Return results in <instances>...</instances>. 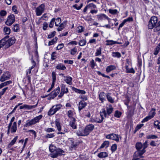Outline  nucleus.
Masks as SVG:
<instances>
[{"label": "nucleus", "mask_w": 160, "mask_h": 160, "mask_svg": "<svg viewBox=\"0 0 160 160\" xmlns=\"http://www.w3.org/2000/svg\"><path fill=\"white\" fill-rule=\"evenodd\" d=\"M83 5V3H81L80 4V5L78 7V5L77 4H75L73 5L72 6V7L74 8H75L76 9L79 10H80L81 8L82 7V6Z\"/></svg>", "instance_id": "obj_44"}, {"label": "nucleus", "mask_w": 160, "mask_h": 160, "mask_svg": "<svg viewBox=\"0 0 160 160\" xmlns=\"http://www.w3.org/2000/svg\"><path fill=\"white\" fill-rule=\"evenodd\" d=\"M73 90H74L76 92H78L79 93L84 94L86 93V92L85 91L83 90H80L75 88H73Z\"/></svg>", "instance_id": "obj_34"}, {"label": "nucleus", "mask_w": 160, "mask_h": 160, "mask_svg": "<svg viewBox=\"0 0 160 160\" xmlns=\"http://www.w3.org/2000/svg\"><path fill=\"white\" fill-rule=\"evenodd\" d=\"M106 138L108 139H112L117 142L119 141V139L118 135L114 133H112L106 136Z\"/></svg>", "instance_id": "obj_8"}, {"label": "nucleus", "mask_w": 160, "mask_h": 160, "mask_svg": "<svg viewBox=\"0 0 160 160\" xmlns=\"http://www.w3.org/2000/svg\"><path fill=\"white\" fill-rule=\"evenodd\" d=\"M101 119L96 118L93 119L92 120V122H95L99 123L102 122L104 119V118H101Z\"/></svg>", "instance_id": "obj_33"}, {"label": "nucleus", "mask_w": 160, "mask_h": 160, "mask_svg": "<svg viewBox=\"0 0 160 160\" xmlns=\"http://www.w3.org/2000/svg\"><path fill=\"white\" fill-rule=\"evenodd\" d=\"M101 48H99V49H97L96 52L95 53V56H98L101 55Z\"/></svg>", "instance_id": "obj_51"}, {"label": "nucleus", "mask_w": 160, "mask_h": 160, "mask_svg": "<svg viewBox=\"0 0 160 160\" xmlns=\"http://www.w3.org/2000/svg\"><path fill=\"white\" fill-rule=\"evenodd\" d=\"M124 21H125V22L126 23L127 22H130L132 21H133V18L132 17H128L127 19H125Z\"/></svg>", "instance_id": "obj_64"}, {"label": "nucleus", "mask_w": 160, "mask_h": 160, "mask_svg": "<svg viewBox=\"0 0 160 160\" xmlns=\"http://www.w3.org/2000/svg\"><path fill=\"white\" fill-rule=\"evenodd\" d=\"M143 125V124H141L138 125L136 127L134 131V133H135L137 131L140 129L141 127Z\"/></svg>", "instance_id": "obj_47"}, {"label": "nucleus", "mask_w": 160, "mask_h": 160, "mask_svg": "<svg viewBox=\"0 0 160 160\" xmlns=\"http://www.w3.org/2000/svg\"><path fill=\"white\" fill-rule=\"evenodd\" d=\"M35 124V122H34L32 119L30 121H27V123L24 125V126L25 127H27L32 126Z\"/></svg>", "instance_id": "obj_22"}, {"label": "nucleus", "mask_w": 160, "mask_h": 160, "mask_svg": "<svg viewBox=\"0 0 160 160\" xmlns=\"http://www.w3.org/2000/svg\"><path fill=\"white\" fill-rule=\"evenodd\" d=\"M121 115V113L120 112H119L118 111H116L115 112L114 116L116 117L119 118L120 117Z\"/></svg>", "instance_id": "obj_52"}, {"label": "nucleus", "mask_w": 160, "mask_h": 160, "mask_svg": "<svg viewBox=\"0 0 160 160\" xmlns=\"http://www.w3.org/2000/svg\"><path fill=\"white\" fill-rule=\"evenodd\" d=\"M112 55L113 57L119 58L121 57V54L118 52H112Z\"/></svg>", "instance_id": "obj_38"}, {"label": "nucleus", "mask_w": 160, "mask_h": 160, "mask_svg": "<svg viewBox=\"0 0 160 160\" xmlns=\"http://www.w3.org/2000/svg\"><path fill=\"white\" fill-rule=\"evenodd\" d=\"M90 66L92 68H94V67L96 65V64L94 62V60L93 59H92L91 61L90 62Z\"/></svg>", "instance_id": "obj_55"}, {"label": "nucleus", "mask_w": 160, "mask_h": 160, "mask_svg": "<svg viewBox=\"0 0 160 160\" xmlns=\"http://www.w3.org/2000/svg\"><path fill=\"white\" fill-rule=\"evenodd\" d=\"M117 148V145L115 144H113L111 147V150L112 152L116 150Z\"/></svg>", "instance_id": "obj_53"}, {"label": "nucleus", "mask_w": 160, "mask_h": 160, "mask_svg": "<svg viewBox=\"0 0 160 160\" xmlns=\"http://www.w3.org/2000/svg\"><path fill=\"white\" fill-rule=\"evenodd\" d=\"M77 134L78 136H86L85 134V132H84V131L83 130V132H81L80 131H77Z\"/></svg>", "instance_id": "obj_46"}, {"label": "nucleus", "mask_w": 160, "mask_h": 160, "mask_svg": "<svg viewBox=\"0 0 160 160\" xmlns=\"http://www.w3.org/2000/svg\"><path fill=\"white\" fill-rule=\"evenodd\" d=\"M148 142L147 141H146L143 144V149H144L145 150V149L146 148L148 147Z\"/></svg>", "instance_id": "obj_63"}, {"label": "nucleus", "mask_w": 160, "mask_h": 160, "mask_svg": "<svg viewBox=\"0 0 160 160\" xmlns=\"http://www.w3.org/2000/svg\"><path fill=\"white\" fill-rule=\"evenodd\" d=\"M12 83L11 81H8L2 83L0 84V89L2 88L3 87L8 85Z\"/></svg>", "instance_id": "obj_28"}, {"label": "nucleus", "mask_w": 160, "mask_h": 160, "mask_svg": "<svg viewBox=\"0 0 160 160\" xmlns=\"http://www.w3.org/2000/svg\"><path fill=\"white\" fill-rule=\"evenodd\" d=\"M55 124L58 131H60L61 130V125L58 119H56L55 121Z\"/></svg>", "instance_id": "obj_35"}, {"label": "nucleus", "mask_w": 160, "mask_h": 160, "mask_svg": "<svg viewBox=\"0 0 160 160\" xmlns=\"http://www.w3.org/2000/svg\"><path fill=\"white\" fill-rule=\"evenodd\" d=\"M18 138V136H16L12 140V141H11V142L9 144V146H11L13 145L14 144V143L16 142L17 140V139Z\"/></svg>", "instance_id": "obj_41"}, {"label": "nucleus", "mask_w": 160, "mask_h": 160, "mask_svg": "<svg viewBox=\"0 0 160 160\" xmlns=\"http://www.w3.org/2000/svg\"><path fill=\"white\" fill-rule=\"evenodd\" d=\"M60 91V88L58 87L56 89L53 91L50 94L52 99L54 98L59 93Z\"/></svg>", "instance_id": "obj_12"}, {"label": "nucleus", "mask_w": 160, "mask_h": 160, "mask_svg": "<svg viewBox=\"0 0 160 160\" xmlns=\"http://www.w3.org/2000/svg\"><path fill=\"white\" fill-rule=\"evenodd\" d=\"M7 13L6 11L2 10L0 12V15L2 17L5 16Z\"/></svg>", "instance_id": "obj_57"}, {"label": "nucleus", "mask_w": 160, "mask_h": 160, "mask_svg": "<svg viewBox=\"0 0 160 160\" xmlns=\"http://www.w3.org/2000/svg\"><path fill=\"white\" fill-rule=\"evenodd\" d=\"M97 17L98 19L100 20H102L103 18H106L108 21L110 19L109 18H108L104 14H101L100 15H98Z\"/></svg>", "instance_id": "obj_18"}, {"label": "nucleus", "mask_w": 160, "mask_h": 160, "mask_svg": "<svg viewBox=\"0 0 160 160\" xmlns=\"http://www.w3.org/2000/svg\"><path fill=\"white\" fill-rule=\"evenodd\" d=\"M154 124L155 128H157L158 129H160V122H159L158 121H155Z\"/></svg>", "instance_id": "obj_42"}, {"label": "nucleus", "mask_w": 160, "mask_h": 160, "mask_svg": "<svg viewBox=\"0 0 160 160\" xmlns=\"http://www.w3.org/2000/svg\"><path fill=\"white\" fill-rule=\"evenodd\" d=\"M73 113L72 111L70 110L68 112V116L70 118H73L72 117Z\"/></svg>", "instance_id": "obj_49"}, {"label": "nucleus", "mask_w": 160, "mask_h": 160, "mask_svg": "<svg viewBox=\"0 0 160 160\" xmlns=\"http://www.w3.org/2000/svg\"><path fill=\"white\" fill-rule=\"evenodd\" d=\"M52 83L51 87L50 88L48 91V92H49L53 88L54 84L56 80V73L54 72H52Z\"/></svg>", "instance_id": "obj_11"}, {"label": "nucleus", "mask_w": 160, "mask_h": 160, "mask_svg": "<svg viewBox=\"0 0 160 160\" xmlns=\"http://www.w3.org/2000/svg\"><path fill=\"white\" fill-rule=\"evenodd\" d=\"M94 127V125L92 124L86 126L84 130L85 134L86 136L88 135L90 132L93 129Z\"/></svg>", "instance_id": "obj_7"}, {"label": "nucleus", "mask_w": 160, "mask_h": 160, "mask_svg": "<svg viewBox=\"0 0 160 160\" xmlns=\"http://www.w3.org/2000/svg\"><path fill=\"white\" fill-rule=\"evenodd\" d=\"M55 21V19L54 18H53L51 20L49 25V27L50 28L53 27Z\"/></svg>", "instance_id": "obj_56"}, {"label": "nucleus", "mask_w": 160, "mask_h": 160, "mask_svg": "<svg viewBox=\"0 0 160 160\" xmlns=\"http://www.w3.org/2000/svg\"><path fill=\"white\" fill-rule=\"evenodd\" d=\"M135 147L137 150H140L142 148V144L141 142H138L136 143Z\"/></svg>", "instance_id": "obj_32"}, {"label": "nucleus", "mask_w": 160, "mask_h": 160, "mask_svg": "<svg viewBox=\"0 0 160 160\" xmlns=\"http://www.w3.org/2000/svg\"><path fill=\"white\" fill-rule=\"evenodd\" d=\"M77 52L76 48H74L71 50V54L72 55H74Z\"/></svg>", "instance_id": "obj_58"}, {"label": "nucleus", "mask_w": 160, "mask_h": 160, "mask_svg": "<svg viewBox=\"0 0 160 160\" xmlns=\"http://www.w3.org/2000/svg\"><path fill=\"white\" fill-rule=\"evenodd\" d=\"M154 32H159V33H160V21H159L156 24V26L153 29Z\"/></svg>", "instance_id": "obj_19"}, {"label": "nucleus", "mask_w": 160, "mask_h": 160, "mask_svg": "<svg viewBox=\"0 0 160 160\" xmlns=\"http://www.w3.org/2000/svg\"><path fill=\"white\" fill-rule=\"evenodd\" d=\"M16 41V39L14 37H12L8 39L7 41L8 44L6 46V48H7L14 44Z\"/></svg>", "instance_id": "obj_10"}, {"label": "nucleus", "mask_w": 160, "mask_h": 160, "mask_svg": "<svg viewBox=\"0 0 160 160\" xmlns=\"http://www.w3.org/2000/svg\"><path fill=\"white\" fill-rule=\"evenodd\" d=\"M67 22V21H65L60 24L57 29L58 31H61L64 28L66 25Z\"/></svg>", "instance_id": "obj_14"}, {"label": "nucleus", "mask_w": 160, "mask_h": 160, "mask_svg": "<svg viewBox=\"0 0 160 160\" xmlns=\"http://www.w3.org/2000/svg\"><path fill=\"white\" fill-rule=\"evenodd\" d=\"M64 77L66 79L65 80V81L66 83L69 85H71L72 83V78L70 76H64Z\"/></svg>", "instance_id": "obj_24"}, {"label": "nucleus", "mask_w": 160, "mask_h": 160, "mask_svg": "<svg viewBox=\"0 0 160 160\" xmlns=\"http://www.w3.org/2000/svg\"><path fill=\"white\" fill-rule=\"evenodd\" d=\"M158 19L157 17L154 16L152 17L148 22V28L152 29L155 27L158 22Z\"/></svg>", "instance_id": "obj_2"}, {"label": "nucleus", "mask_w": 160, "mask_h": 160, "mask_svg": "<svg viewBox=\"0 0 160 160\" xmlns=\"http://www.w3.org/2000/svg\"><path fill=\"white\" fill-rule=\"evenodd\" d=\"M48 24L46 22H44L43 24V29L44 30L47 29V28L48 27Z\"/></svg>", "instance_id": "obj_60"}, {"label": "nucleus", "mask_w": 160, "mask_h": 160, "mask_svg": "<svg viewBox=\"0 0 160 160\" xmlns=\"http://www.w3.org/2000/svg\"><path fill=\"white\" fill-rule=\"evenodd\" d=\"M155 112H152V115H149L146 117L142 121V122H144L148 121L150 119L152 118L155 115Z\"/></svg>", "instance_id": "obj_15"}, {"label": "nucleus", "mask_w": 160, "mask_h": 160, "mask_svg": "<svg viewBox=\"0 0 160 160\" xmlns=\"http://www.w3.org/2000/svg\"><path fill=\"white\" fill-rule=\"evenodd\" d=\"M4 30L5 33L7 34H9L10 33V29L9 28L5 27L4 28Z\"/></svg>", "instance_id": "obj_39"}, {"label": "nucleus", "mask_w": 160, "mask_h": 160, "mask_svg": "<svg viewBox=\"0 0 160 160\" xmlns=\"http://www.w3.org/2000/svg\"><path fill=\"white\" fill-rule=\"evenodd\" d=\"M55 136V135L53 134H48L46 135L45 137L46 138H52Z\"/></svg>", "instance_id": "obj_62"}, {"label": "nucleus", "mask_w": 160, "mask_h": 160, "mask_svg": "<svg viewBox=\"0 0 160 160\" xmlns=\"http://www.w3.org/2000/svg\"><path fill=\"white\" fill-rule=\"evenodd\" d=\"M14 32H18L19 29V25L18 24H16L12 28Z\"/></svg>", "instance_id": "obj_48"}, {"label": "nucleus", "mask_w": 160, "mask_h": 160, "mask_svg": "<svg viewBox=\"0 0 160 160\" xmlns=\"http://www.w3.org/2000/svg\"><path fill=\"white\" fill-rule=\"evenodd\" d=\"M106 97L108 100L111 103L114 102V100L111 96H110V93H108L106 95Z\"/></svg>", "instance_id": "obj_29"}, {"label": "nucleus", "mask_w": 160, "mask_h": 160, "mask_svg": "<svg viewBox=\"0 0 160 160\" xmlns=\"http://www.w3.org/2000/svg\"><path fill=\"white\" fill-rule=\"evenodd\" d=\"M87 103L84 102H82L81 101L79 102L78 109L80 111L81 110L82 108H84L87 105Z\"/></svg>", "instance_id": "obj_20"}, {"label": "nucleus", "mask_w": 160, "mask_h": 160, "mask_svg": "<svg viewBox=\"0 0 160 160\" xmlns=\"http://www.w3.org/2000/svg\"><path fill=\"white\" fill-rule=\"evenodd\" d=\"M109 141H105L100 146V148H102L105 147H106V148H107L109 146Z\"/></svg>", "instance_id": "obj_31"}, {"label": "nucleus", "mask_w": 160, "mask_h": 160, "mask_svg": "<svg viewBox=\"0 0 160 160\" xmlns=\"http://www.w3.org/2000/svg\"><path fill=\"white\" fill-rule=\"evenodd\" d=\"M56 68L58 69H60L62 70H65L66 68L65 66L61 63L58 64L56 67Z\"/></svg>", "instance_id": "obj_23"}, {"label": "nucleus", "mask_w": 160, "mask_h": 160, "mask_svg": "<svg viewBox=\"0 0 160 160\" xmlns=\"http://www.w3.org/2000/svg\"><path fill=\"white\" fill-rule=\"evenodd\" d=\"M61 19L60 18H58L56 19V21L55 22V25L56 26H58L59 24L61 23Z\"/></svg>", "instance_id": "obj_43"}, {"label": "nucleus", "mask_w": 160, "mask_h": 160, "mask_svg": "<svg viewBox=\"0 0 160 160\" xmlns=\"http://www.w3.org/2000/svg\"><path fill=\"white\" fill-rule=\"evenodd\" d=\"M86 43V41L84 39L81 40L79 42V44L80 46H83L85 45Z\"/></svg>", "instance_id": "obj_50"}, {"label": "nucleus", "mask_w": 160, "mask_h": 160, "mask_svg": "<svg viewBox=\"0 0 160 160\" xmlns=\"http://www.w3.org/2000/svg\"><path fill=\"white\" fill-rule=\"evenodd\" d=\"M100 115L101 118H104L103 116L105 117H106L107 113L105 109L103 108L101 110L100 112Z\"/></svg>", "instance_id": "obj_27"}, {"label": "nucleus", "mask_w": 160, "mask_h": 160, "mask_svg": "<svg viewBox=\"0 0 160 160\" xmlns=\"http://www.w3.org/2000/svg\"><path fill=\"white\" fill-rule=\"evenodd\" d=\"M58 40V38L55 37L51 41H50L48 43V45L50 46L53 44L54 43L56 42Z\"/></svg>", "instance_id": "obj_40"}, {"label": "nucleus", "mask_w": 160, "mask_h": 160, "mask_svg": "<svg viewBox=\"0 0 160 160\" xmlns=\"http://www.w3.org/2000/svg\"><path fill=\"white\" fill-rule=\"evenodd\" d=\"M61 105L60 104H57L53 106L48 111V115H53L57 111L61 108Z\"/></svg>", "instance_id": "obj_3"}, {"label": "nucleus", "mask_w": 160, "mask_h": 160, "mask_svg": "<svg viewBox=\"0 0 160 160\" xmlns=\"http://www.w3.org/2000/svg\"><path fill=\"white\" fill-rule=\"evenodd\" d=\"M98 156L100 158H105L108 156V154L106 152H101L98 154Z\"/></svg>", "instance_id": "obj_17"}, {"label": "nucleus", "mask_w": 160, "mask_h": 160, "mask_svg": "<svg viewBox=\"0 0 160 160\" xmlns=\"http://www.w3.org/2000/svg\"><path fill=\"white\" fill-rule=\"evenodd\" d=\"M75 119L74 118H73V120L72 121L70 122V125L72 128L74 129H76L77 126L75 124Z\"/></svg>", "instance_id": "obj_25"}, {"label": "nucleus", "mask_w": 160, "mask_h": 160, "mask_svg": "<svg viewBox=\"0 0 160 160\" xmlns=\"http://www.w3.org/2000/svg\"><path fill=\"white\" fill-rule=\"evenodd\" d=\"M146 152V150L142 149V150H137L134 153V157H139L140 158L144 157L142 155Z\"/></svg>", "instance_id": "obj_9"}, {"label": "nucleus", "mask_w": 160, "mask_h": 160, "mask_svg": "<svg viewBox=\"0 0 160 160\" xmlns=\"http://www.w3.org/2000/svg\"><path fill=\"white\" fill-rule=\"evenodd\" d=\"M116 69V67L114 65H110L107 67L106 68V71L107 72H109L111 71L114 70Z\"/></svg>", "instance_id": "obj_26"}, {"label": "nucleus", "mask_w": 160, "mask_h": 160, "mask_svg": "<svg viewBox=\"0 0 160 160\" xmlns=\"http://www.w3.org/2000/svg\"><path fill=\"white\" fill-rule=\"evenodd\" d=\"M38 104L34 105H29L27 104H25L23 106H20L19 107L20 109H22L23 108H28V109H31L32 108H36Z\"/></svg>", "instance_id": "obj_13"}, {"label": "nucleus", "mask_w": 160, "mask_h": 160, "mask_svg": "<svg viewBox=\"0 0 160 160\" xmlns=\"http://www.w3.org/2000/svg\"><path fill=\"white\" fill-rule=\"evenodd\" d=\"M55 33L56 32L55 31H54L48 35V38H49L53 37L55 36Z\"/></svg>", "instance_id": "obj_61"}, {"label": "nucleus", "mask_w": 160, "mask_h": 160, "mask_svg": "<svg viewBox=\"0 0 160 160\" xmlns=\"http://www.w3.org/2000/svg\"><path fill=\"white\" fill-rule=\"evenodd\" d=\"M45 6L43 4H42L36 9V15L39 16L42 15L44 11Z\"/></svg>", "instance_id": "obj_5"}, {"label": "nucleus", "mask_w": 160, "mask_h": 160, "mask_svg": "<svg viewBox=\"0 0 160 160\" xmlns=\"http://www.w3.org/2000/svg\"><path fill=\"white\" fill-rule=\"evenodd\" d=\"M158 138V137L154 135H149L147 136V139H156Z\"/></svg>", "instance_id": "obj_45"}, {"label": "nucleus", "mask_w": 160, "mask_h": 160, "mask_svg": "<svg viewBox=\"0 0 160 160\" xmlns=\"http://www.w3.org/2000/svg\"><path fill=\"white\" fill-rule=\"evenodd\" d=\"M42 115H40L38 116H37L35 117L33 119V120L34 122H35V124L36 122H38L39 120L42 118Z\"/></svg>", "instance_id": "obj_36"}, {"label": "nucleus", "mask_w": 160, "mask_h": 160, "mask_svg": "<svg viewBox=\"0 0 160 160\" xmlns=\"http://www.w3.org/2000/svg\"><path fill=\"white\" fill-rule=\"evenodd\" d=\"M11 77V75L9 72H4L2 75L0 77V81L3 82L9 79Z\"/></svg>", "instance_id": "obj_6"}, {"label": "nucleus", "mask_w": 160, "mask_h": 160, "mask_svg": "<svg viewBox=\"0 0 160 160\" xmlns=\"http://www.w3.org/2000/svg\"><path fill=\"white\" fill-rule=\"evenodd\" d=\"M17 130V123L16 122H14L12 126L11 127L10 132L11 133L15 132Z\"/></svg>", "instance_id": "obj_16"}, {"label": "nucleus", "mask_w": 160, "mask_h": 160, "mask_svg": "<svg viewBox=\"0 0 160 160\" xmlns=\"http://www.w3.org/2000/svg\"><path fill=\"white\" fill-rule=\"evenodd\" d=\"M7 41L8 40H5L4 39H2V40H0V43L1 47H3L4 45H5L6 47L7 44H8Z\"/></svg>", "instance_id": "obj_30"}, {"label": "nucleus", "mask_w": 160, "mask_h": 160, "mask_svg": "<svg viewBox=\"0 0 160 160\" xmlns=\"http://www.w3.org/2000/svg\"><path fill=\"white\" fill-rule=\"evenodd\" d=\"M78 32L79 33H81L83 31V28L81 26H78Z\"/></svg>", "instance_id": "obj_59"}, {"label": "nucleus", "mask_w": 160, "mask_h": 160, "mask_svg": "<svg viewBox=\"0 0 160 160\" xmlns=\"http://www.w3.org/2000/svg\"><path fill=\"white\" fill-rule=\"evenodd\" d=\"M49 150L51 152L50 156L52 158H57L58 156L64 155V151L60 148H57L55 146L51 144L49 147Z\"/></svg>", "instance_id": "obj_1"}, {"label": "nucleus", "mask_w": 160, "mask_h": 160, "mask_svg": "<svg viewBox=\"0 0 160 160\" xmlns=\"http://www.w3.org/2000/svg\"><path fill=\"white\" fill-rule=\"evenodd\" d=\"M15 21V18L13 14H11L9 15L8 18L5 23L8 26L11 25Z\"/></svg>", "instance_id": "obj_4"}, {"label": "nucleus", "mask_w": 160, "mask_h": 160, "mask_svg": "<svg viewBox=\"0 0 160 160\" xmlns=\"http://www.w3.org/2000/svg\"><path fill=\"white\" fill-rule=\"evenodd\" d=\"M113 110L112 107L111 106L109 108L107 107V114L109 115L112 113Z\"/></svg>", "instance_id": "obj_37"}, {"label": "nucleus", "mask_w": 160, "mask_h": 160, "mask_svg": "<svg viewBox=\"0 0 160 160\" xmlns=\"http://www.w3.org/2000/svg\"><path fill=\"white\" fill-rule=\"evenodd\" d=\"M105 95L104 93V92H100L99 95V98L102 102L105 100Z\"/></svg>", "instance_id": "obj_21"}, {"label": "nucleus", "mask_w": 160, "mask_h": 160, "mask_svg": "<svg viewBox=\"0 0 160 160\" xmlns=\"http://www.w3.org/2000/svg\"><path fill=\"white\" fill-rule=\"evenodd\" d=\"M109 12L110 13L112 14H115L118 12V11L116 9H110L109 10Z\"/></svg>", "instance_id": "obj_54"}]
</instances>
